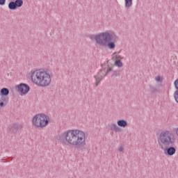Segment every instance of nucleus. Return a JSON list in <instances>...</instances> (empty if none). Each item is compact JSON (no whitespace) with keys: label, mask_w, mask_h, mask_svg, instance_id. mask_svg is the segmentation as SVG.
Wrapping results in <instances>:
<instances>
[{"label":"nucleus","mask_w":178,"mask_h":178,"mask_svg":"<svg viewBox=\"0 0 178 178\" xmlns=\"http://www.w3.org/2000/svg\"><path fill=\"white\" fill-rule=\"evenodd\" d=\"M61 138L72 147H83L86 144V133L80 129H68L61 134Z\"/></svg>","instance_id":"1"},{"label":"nucleus","mask_w":178,"mask_h":178,"mask_svg":"<svg viewBox=\"0 0 178 178\" xmlns=\"http://www.w3.org/2000/svg\"><path fill=\"white\" fill-rule=\"evenodd\" d=\"M27 77L38 87H48L52 81L51 72L44 70H32Z\"/></svg>","instance_id":"2"},{"label":"nucleus","mask_w":178,"mask_h":178,"mask_svg":"<svg viewBox=\"0 0 178 178\" xmlns=\"http://www.w3.org/2000/svg\"><path fill=\"white\" fill-rule=\"evenodd\" d=\"M89 38L95 41L101 47H107L108 49H115L116 44L114 41L118 40V36L112 32H102L98 34L90 35Z\"/></svg>","instance_id":"3"},{"label":"nucleus","mask_w":178,"mask_h":178,"mask_svg":"<svg viewBox=\"0 0 178 178\" xmlns=\"http://www.w3.org/2000/svg\"><path fill=\"white\" fill-rule=\"evenodd\" d=\"M51 119L49 116L45 113H39L33 116L31 122L32 125L37 129H44L49 124Z\"/></svg>","instance_id":"4"},{"label":"nucleus","mask_w":178,"mask_h":178,"mask_svg":"<svg viewBox=\"0 0 178 178\" xmlns=\"http://www.w3.org/2000/svg\"><path fill=\"white\" fill-rule=\"evenodd\" d=\"M175 141V134L169 130L162 131L158 137V143L162 145H172Z\"/></svg>","instance_id":"5"},{"label":"nucleus","mask_w":178,"mask_h":178,"mask_svg":"<svg viewBox=\"0 0 178 178\" xmlns=\"http://www.w3.org/2000/svg\"><path fill=\"white\" fill-rule=\"evenodd\" d=\"M6 95H9V90L3 88L1 90L0 93V109H2L3 106H6V104H8V99L5 97Z\"/></svg>","instance_id":"6"},{"label":"nucleus","mask_w":178,"mask_h":178,"mask_svg":"<svg viewBox=\"0 0 178 178\" xmlns=\"http://www.w3.org/2000/svg\"><path fill=\"white\" fill-rule=\"evenodd\" d=\"M112 70V67H108L106 70H102L99 71L96 76H95V79L96 80V86H98L99 83H101V80L105 77L107 74V72H111Z\"/></svg>","instance_id":"7"},{"label":"nucleus","mask_w":178,"mask_h":178,"mask_svg":"<svg viewBox=\"0 0 178 178\" xmlns=\"http://www.w3.org/2000/svg\"><path fill=\"white\" fill-rule=\"evenodd\" d=\"M113 60H115L114 65L118 67H122L123 63H122V60L124 59L123 56L120 54H113L112 57Z\"/></svg>","instance_id":"8"},{"label":"nucleus","mask_w":178,"mask_h":178,"mask_svg":"<svg viewBox=\"0 0 178 178\" xmlns=\"http://www.w3.org/2000/svg\"><path fill=\"white\" fill-rule=\"evenodd\" d=\"M17 88L18 90V92L22 95H26L29 91H30V86L26 83H20L17 86Z\"/></svg>","instance_id":"9"},{"label":"nucleus","mask_w":178,"mask_h":178,"mask_svg":"<svg viewBox=\"0 0 178 178\" xmlns=\"http://www.w3.org/2000/svg\"><path fill=\"white\" fill-rule=\"evenodd\" d=\"M164 154L168 155V156H173L176 154V148L173 147H170L164 149Z\"/></svg>","instance_id":"10"},{"label":"nucleus","mask_w":178,"mask_h":178,"mask_svg":"<svg viewBox=\"0 0 178 178\" xmlns=\"http://www.w3.org/2000/svg\"><path fill=\"white\" fill-rule=\"evenodd\" d=\"M117 124L119 126V127H122V129H124V127H127V121L124 120H119L117 122Z\"/></svg>","instance_id":"11"},{"label":"nucleus","mask_w":178,"mask_h":178,"mask_svg":"<svg viewBox=\"0 0 178 178\" xmlns=\"http://www.w3.org/2000/svg\"><path fill=\"white\" fill-rule=\"evenodd\" d=\"M8 8L11 10H15V9L17 8L15 3L13 1L10 2L8 4Z\"/></svg>","instance_id":"12"},{"label":"nucleus","mask_w":178,"mask_h":178,"mask_svg":"<svg viewBox=\"0 0 178 178\" xmlns=\"http://www.w3.org/2000/svg\"><path fill=\"white\" fill-rule=\"evenodd\" d=\"M125 1V8H131L133 5V0H124Z\"/></svg>","instance_id":"13"},{"label":"nucleus","mask_w":178,"mask_h":178,"mask_svg":"<svg viewBox=\"0 0 178 178\" xmlns=\"http://www.w3.org/2000/svg\"><path fill=\"white\" fill-rule=\"evenodd\" d=\"M15 3L16 8H20L23 6V1L22 0H16Z\"/></svg>","instance_id":"14"},{"label":"nucleus","mask_w":178,"mask_h":178,"mask_svg":"<svg viewBox=\"0 0 178 178\" xmlns=\"http://www.w3.org/2000/svg\"><path fill=\"white\" fill-rule=\"evenodd\" d=\"M155 80L156 81H157V83H160L161 81H162L163 79L161 76L159 75L155 77Z\"/></svg>","instance_id":"15"},{"label":"nucleus","mask_w":178,"mask_h":178,"mask_svg":"<svg viewBox=\"0 0 178 178\" xmlns=\"http://www.w3.org/2000/svg\"><path fill=\"white\" fill-rule=\"evenodd\" d=\"M174 97L176 101V102L178 103V90H176L174 93Z\"/></svg>","instance_id":"16"},{"label":"nucleus","mask_w":178,"mask_h":178,"mask_svg":"<svg viewBox=\"0 0 178 178\" xmlns=\"http://www.w3.org/2000/svg\"><path fill=\"white\" fill-rule=\"evenodd\" d=\"M118 151L119 152H123V151H124V147H123V146H120L118 147Z\"/></svg>","instance_id":"17"},{"label":"nucleus","mask_w":178,"mask_h":178,"mask_svg":"<svg viewBox=\"0 0 178 178\" xmlns=\"http://www.w3.org/2000/svg\"><path fill=\"white\" fill-rule=\"evenodd\" d=\"M175 88L177 89V91H178V79H177L175 83Z\"/></svg>","instance_id":"18"},{"label":"nucleus","mask_w":178,"mask_h":178,"mask_svg":"<svg viewBox=\"0 0 178 178\" xmlns=\"http://www.w3.org/2000/svg\"><path fill=\"white\" fill-rule=\"evenodd\" d=\"M5 3H6V0H0V5L1 6H3V5H5Z\"/></svg>","instance_id":"19"},{"label":"nucleus","mask_w":178,"mask_h":178,"mask_svg":"<svg viewBox=\"0 0 178 178\" xmlns=\"http://www.w3.org/2000/svg\"><path fill=\"white\" fill-rule=\"evenodd\" d=\"M114 130H115V131H119L120 129H119V127L115 126Z\"/></svg>","instance_id":"20"}]
</instances>
